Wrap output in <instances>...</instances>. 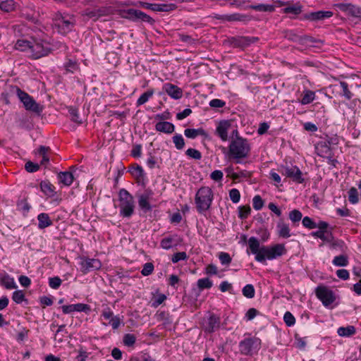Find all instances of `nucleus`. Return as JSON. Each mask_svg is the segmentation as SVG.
<instances>
[{"instance_id":"42","label":"nucleus","mask_w":361,"mask_h":361,"mask_svg":"<svg viewBox=\"0 0 361 361\" xmlns=\"http://www.w3.org/2000/svg\"><path fill=\"white\" fill-rule=\"evenodd\" d=\"M68 113L70 114L71 121L78 124L82 123V121L79 118L78 110L77 109L71 106L68 109Z\"/></svg>"},{"instance_id":"31","label":"nucleus","mask_w":361,"mask_h":361,"mask_svg":"<svg viewBox=\"0 0 361 361\" xmlns=\"http://www.w3.org/2000/svg\"><path fill=\"white\" fill-rule=\"evenodd\" d=\"M31 44L32 41L18 39L16 43L15 47L18 50L21 51H27L29 53Z\"/></svg>"},{"instance_id":"27","label":"nucleus","mask_w":361,"mask_h":361,"mask_svg":"<svg viewBox=\"0 0 361 361\" xmlns=\"http://www.w3.org/2000/svg\"><path fill=\"white\" fill-rule=\"evenodd\" d=\"M37 219L39 221L38 227L41 229L45 228L52 224L49 215L46 213H41L38 215Z\"/></svg>"},{"instance_id":"1","label":"nucleus","mask_w":361,"mask_h":361,"mask_svg":"<svg viewBox=\"0 0 361 361\" xmlns=\"http://www.w3.org/2000/svg\"><path fill=\"white\" fill-rule=\"evenodd\" d=\"M250 150V145L247 139L242 137H233L228 146V156L230 160L240 164L243 159L249 157Z\"/></svg>"},{"instance_id":"11","label":"nucleus","mask_w":361,"mask_h":361,"mask_svg":"<svg viewBox=\"0 0 361 361\" xmlns=\"http://www.w3.org/2000/svg\"><path fill=\"white\" fill-rule=\"evenodd\" d=\"M333 16V12L330 11H318L316 12H311L305 13L301 18V20H306L312 22H317L323 20L326 18H331Z\"/></svg>"},{"instance_id":"28","label":"nucleus","mask_w":361,"mask_h":361,"mask_svg":"<svg viewBox=\"0 0 361 361\" xmlns=\"http://www.w3.org/2000/svg\"><path fill=\"white\" fill-rule=\"evenodd\" d=\"M248 245L251 252L255 256H257V253H260L261 247L259 241L255 237H250L248 240Z\"/></svg>"},{"instance_id":"53","label":"nucleus","mask_w":361,"mask_h":361,"mask_svg":"<svg viewBox=\"0 0 361 361\" xmlns=\"http://www.w3.org/2000/svg\"><path fill=\"white\" fill-rule=\"evenodd\" d=\"M25 169L29 173H34L39 169V164L28 161L25 165Z\"/></svg>"},{"instance_id":"40","label":"nucleus","mask_w":361,"mask_h":361,"mask_svg":"<svg viewBox=\"0 0 361 361\" xmlns=\"http://www.w3.org/2000/svg\"><path fill=\"white\" fill-rule=\"evenodd\" d=\"M340 86L343 91V93H341V95L345 97V98H346L348 100L351 99L353 97V94L348 88V83L344 81H341Z\"/></svg>"},{"instance_id":"57","label":"nucleus","mask_w":361,"mask_h":361,"mask_svg":"<svg viewBox=\"0 0 361 361\" xmlns=\"http://www.w3.org/2000/svg\"><path fill=\"white\" fill-rule=\"evenodd\" d=\"M229 197L233 203H238L240 199V194L238 189L233 188L229 192Z\"/></svg>"},{"instance_id":"62","label":"nucleus","mask_w":361,"mask_h":361,"mask_svg":"<svg viewBox=\"0 0 361 361\" xmlns=\"http://www.w3.org/2000/svg\"><path fill=\"white\" fill-rule=\"evenodd\" d=\"M75 312H88L90 311V307L87 304L77 303L74 304Z\"/></svg>"},{"instance_id":"5","label":"nucleus","mask_w":361,"mask_h":361,"mask_svg":"<svg viewBox=\"0 0 361 361\" xmlns=\"http://www.w3.org/2000/svg\"><path fill=\"white\" fill-rule=\"evenodd\" d=\"M121 214L123 217H130L134 212L133 197L126 190L121 189L118 192Z\"/></svg>"},{"instance_id":"6","label":"nucleus","mask_w":361,"mask_h":361,"mask_svg":"<svg viewBox=\"0 0 361 361\" xmlns=\"http://www.w3.org/2000/svg\"><path fill=\"white\" fill-rule=\"evenodd\" d=\"M16 91L19 99L23 104V106L27 111H30L37 114H39L42 111V106L37 104L27 92L21 90L18 87H16Z\"/></svg>"},{"instance_id":"8","label":"nucleus","mask_w":361,"mask_h":361,"mask_svg":"<svg viewBox=\"0 0 361 361\" xmlns=\"http://www.w3.org/2000/svg\"><path fill=\"white\" fill-rule=\"evenodd\" d=\"M50 51L48 44L41 41L32 40L29 54L33 59H37L47 56Z\"/></svg>"},{"instance_id":"55","label":"nucleus","mask_w":361,"mask_h":361,"mask_svg":"<svg viewBox=\"0 0 361 361\" xmlns=\"http://www.w3.org/2000/svg\"><path fill=\"white\" fill-rule=\"evenodd\" d=\"M252 205L255 209L259 210L264 206V201L259 195H256L252 200Z\"/></svg>"},{"instance_id":"24","label":"nucleus","mask_w":361,"mask_h":361,"mask_svg":"<svg viewBox=\"0 0 361 361\" xmlns=\"http://www.w3.org/2000/svg\"><path fill=\"white\" fill-rule=\"evenodd\" d=\"M40 188L41 190L49 197H54L56 194L55 187L48 180L42 181Z\"/></svg>"},{"instance_id":"18","label":"nucleus","mask_w":361,"mask_h":361,"mask_svg":"<svg viewBox=\"0 0 361 361\" xmlns=\"http://www.w3.org/2000/svg\"><path fill=\"white\" fill-rule=\"evenodd\" d=\"M231 124L228 121H221L219 123L216 133L223 141L228 140V130L230 128Z\"/></svg>"},{"instance_id":"17","label":"nucleus","mask_w":361,"mask_h":361,"mask_svg":"<svg viewBox=\"0 0 361 361\" xmlns=\"http://www.w3.org/2000/svg\"><path fill=\"white\" fill-rule=\"evenodd\" d=\"M182 242V239L177 235L166 237L161 240L160 245L163 249L169 250L174 246H177Z\"/></svg>"},{"instance_id":"4","label":"nucleus","mask_w":361,"mask_h":361,"mask_svg":"<svg viewBox=\"0 0 361 361\" xmlns=\"http://www.w3.org/2000/svg\"><path fill=\"white\" fill-rule=\"evenodd\" d=\"M286 252L283 245L277 244L272 247L262 246L260 253H257L255 259L259 262H265L266 259H273L283 255Z\"/></svg>"},{"instance_id":"43","label":"nucleus","mask_w":361,"mask_h":361,"mask_svg":"<svg viewBox=\"0 0 361 361\" xmlns=\"http://www.w3.org/2000/svg\"><path fill=\"white\" fill-rule=\"evenodd\" d=\"M172 139L177 149H182L184 147L185 141L181 135L176 134Z\"/></svg>"},{"instance_id":"47","label":"nucleus","mask_w":361,"mask_h":361,"mask_svg":"<svg viewBox=\"0 0 361 361\" xmlns=\"http://www.w3.org/2000/svg\"><path fill=\"white\" fill-rule=\"evenodd\" d=\"M12 299L17 304H20L25 300V296L23 290H16L13 293Z\"/></svg>"},{"instance_id":"7","label":"nucleus","mask_w":361,"mask_h":361,"mask_svg":"<svg viewBox=\"0 0 361 361\" xmlns=\"http://www.w3.org/2000/svg\"><path fill=\"white\" fill-rule=\"evenodd\" d=\"M75 23L74 17L70 15L59 13L56 14L54 18V25L58 27L59 32L62 34L69 32L73 27Z\"/></svg>"},{"instance_id":"23","label":"nucleus","mask_w":361,"mask_h":361,"mask_svg":"<svg viewBox=\"0 0 361 361\" xmlns=\"http://www.w3.org/2000/svg\"><path fill=\"white\" fill-rule=\"evenodd\" d=\"M0 284L6 289H14L17 288L14 279L7 274L0 276Z\"/></svg>"},{"instance_id":"51","label":"nucleus","mask_w":361,"mask_h":361,"mask_svg":"<svg viewBox=\"0 0 361 361\" xmlns=\"http://www.w3.org/2000/svg\"><path fill=\"white\" fill-rule=\"evenodd\" d=\"M185 154L192 159L200 160L202 158V154L200 151L193 149V148H189L186 150Z\"/></svg>"},{"instance_id":"16","label":"nucleus","mask_w":361,"mask_h":361,"mask_svg":"<svg viewBox=\"0 0 361 361\" xmlns=\"http://www.w3.org/2000/svg\"><path fill=\"white\" fill-rule=\"evenodd\" d=\"M163 90L173 99H178L183 96L182 90L178 86L171 83H166L163 87Z\"/></svg>"},{"instance_id":"9","label":"nucleus","mask_w":361,"mask_h":361,"mask_svg":"<svg viewBox=\"0 0 361 361\" xmlns=\"http://www.w3.org/2000/svg\"><path fill=\"white\" fill-rule=\"evenodd\" d=\"M315 294L325 306L332 304L336 299L334 292L324 286H317L315 289Z\"/></svg>"},{"instance_id":"37","label":"nucleus","mask_w":361,"mask_h":361,"mask_svg":"<svg viewBox=\"0 0 361 361\" xmlns=\"http://www.w3.org/2000/svg\"><path fill=\"white\" fill-rule=\"evenodd\" d=\"M333 264L337 267H345L348 264V259L346 255H341L333 259Z\"/></svg>"},{"instance_id":"54","label":"nucleus","mask_w":361,"mask_h":361,"mask_svg":"<svg viewBox=\"0 0 361 361\" xmlns=\"http://www.w3.org/2000/svg\"><path fill=\"white\" fill-rule=\"evenodd\" d=\"M283 320L288 326H291L295 323V319L290 312H286L284 314Z\"/></svg>"},{"instance_id":"58","label":"nucleus","mask_w":361,"mask_h":361,"mask_svg":"<svg viewBox=\"0 0 361 361\" xmlns=\"http://www.w3.org/2000/svg\"><path fill=\"white\" fill-rule=\"evenodd\" d=\"M154 270V265L151 262H147L144 264L143 269L141 271V273L143 276H149L150 275Z\"/></svg>"},{"instance_id":"63","label":"nucleus","mask_w":361,"mask_h":361,"mask_svg":"<svg viewBox=\"0 0 361 361\" xmlns=\"http://www.w3.org/2000/svg\"><path fill=\"white\" fill-rule=\"evenodd\" d=\"M61 280L59 277L50 278L49 280V286L54 289H57L61 284Z\"/></svg>"},{"instance_id":"3","label":"nucleus","mask_w":361,"mask_h":361,"mask_svg":"<svg viewBox=\"0 0 361 361\" xmlns=\"http://www.w3.org/2000/svg\"><path fill=\"white\" fill-rule=\"evenodd\" d=\"M239 352L247 356L257 354L261 348V340L255 336L245 337L239 343Z\"/></svg>"},{"instance_id":"2","label":"nucleus","mask_w":361,"mask_h":361,"mask_svg":"<svg viewBox=\"0 0 361 361\" xmlns=\"http://www.w3.org/2000/svg\"><path fill=\"white\" fill-rule=\"evenodd\" d=\"M213 200V192L209 187L200 188L195 197V202L198 212L202 213L207 211Z\"/></svg>"},{"instance_id":"52","label":"nucleus","mask_w":361,"mask_h":361,"mask_svg":"<svg viewBox=\"0 0 361 361\" xmlns=\"http://www.w3.org/2000/svg\"><path fill=\"white\" fill-rule=\"evenodd\" d=\"M302 224L303 226L309 229L316 228L317 226V223L308 216H305L302 219Z\"/></svg>"},{"instance_id":"44","label":"nucleus","mask_w":361,"mask_h":361,"mask_svg":"<svg viewBox=\"0 0 361 361\" xmlns=\"http://www.w3.org/2000/svg\"><path fill=\"white\" fill-rule=\"evenodd\" d=\"M255 288L251 284H247L243 288V294L247 298H252L255 296Z\"/></svg>"},{"instance_id":"33","label":"nucleus","mask_w":361,"mask_h":361,"mask_svg":"<svg viewBox=\"0 0 361 361\" xmlns=\"http://www.w3.org/2000/svg\"><path fill=\"white\" fill-rule=\"evenodd\" d=\"M355 328L353 326H348L338 329V334L341 336H350L355 334Z\"/></svg>"},{"instance_id":"61","label":"nucleus","mask_w":361,"mask_h":361,"mask_svg":"<svg viewBox=\"0 0 361 361\" xmlns=\"http://www.w3.org/2000/svg\"><path fill=\"white\" fill-rule=\"evenodd\" d=\"M219 258L221 263L224 265H228L231 262V257L226 252H220Z\"/></svg>"},{"instance_id":"45","label":"nucleus","mask_w":361,"mask_h":361,"mask_svg":"<svg viewBox=\"0 0 361 361\" xmlns=\"http://www.w3.org/2000/svg\"><path fill=\"white\" fill-rule=\"evenodd\" d=\"M238 216L241 219H246L250 214L251 208L249 205L240 206L238 207Z\"/></svg>"},{"instance_id":"46","label":"nucleus","mask_w":361,"mask_h":361,"mask_svg":"<svg viewBox=\"0 0 361 361\" xmlns=\"http://www.w3.org/2000/svg\"><path fill=\"white\" fill-rule=\"evenodd\" d=\"M302 216V213L298 209H293L289 213V219L294 224L298 223L301 220Z\"/></svg>"},{"instance_id":"25","label":"nucleus","mask_w":361,"mask_h":361,"mask_svg":"<svg viewBox=\"0 0 361 361\" xmlns=\"http://www.w3.org/2000/svg\"><path fill=\"white\" fill-rule=\"evenodd\" d=\"M311 234L312 236L318 238L324 242L330 243L334 240L331 231H317L312 232Z\"/></svg>"},{"instance_id":"22","label":"nucleus","mask_w":361,"mask_h":361,"mask_svg":"<svg viewBox=\"0 0 361 361\" xmlns=\"http://www.w3.org/2000/svg\"><path fill=\"white\" fill-rule=\"evenodd\" d=\"M158 322H161L164 327H168L172 324V319L169 313L165 311H158L155 314Z\"/></svg>"},{"instance_id":"38","label":"nucleus","mask_w":361,"mask_h":361,"mask_svg":"<svg viewBox=\"0 0 361 361\" xmlns=\"http://www.w3.org/2000/svg\"><path fill=\"white\" fill-rule=\"evenodd\" d=\"M250 8L253 10L261 12H272L274 11V6L269 4L252 5L250 6Z\"/></svg>"},{"instance_id":"64","label":"nucleus","mask_w":361,"mask_h":361,"mask_svg":"<svg viewBox=\"0 0 361 361\" xmlns=\"http://www.w3.org/2000/svg\"><path fill=\"white\" fill-rule=\"evenodd\" d=\"M226 105V102L221 99H214L210 101L209 106L213 108H221Z\"/></svg>"},{"instance_id":"36","label":"nucleus","mask_w":361,"mask_h":361,"mask_svg":"<svg viewBox=\"0 0 361 361\" xmlns=\"http://www.w3.org/2000/svg\"><path fill=\"white\" fill-rule=\"evenodd\" d=\"M277 227L279 228V233L281 237L287 238L290 236V229L287 224H285L283 222H279Z\"/></svg>"},{"instance_id":"13","label":"nucleus","mask_w":361,"mask_h":361,"mask_svg":"<svg viewBox=\"0 0 361 361\" xmlns=\"http://www.w3.org/2000/svg\"><path fill=\"white\" fill-rule=\"evenodd\" d=\"M337 8L341 11L346 13L355 18H361V7L355 6L351 4H338Z\"/></svg>"},{"instance_id":"14","label":"nucleus","mask_w":361,"mask_h":361,"mask_svg":"<svg viewBox=\"0 0 361 361\" xmlns=\"http://www.w3.org/2000/svg\"><path fill=\"white\" fill-rule=\"evenodd\" d=\"M220 318L214 314H212L203 327L204 332L212 334L218 330L220 327Z\"/></svg>"},{"instance_id":"35","label":"nucleus","mask_w":361,"mask_h":361,"mask_svg":"<svg viewBox=\"0 0 361 361\" xmlns=\"http://www.w3.org/2000/svg\"><path fill=\"white\" fill-rule=\"evenodd\" d=\"M154 93V90L150 89V90H147V92H144L143 94H142L141 96L137 100V103H136L137 106H141V105L145 104L149 100V99L151 97H152Z\"/></svg>"},{"instance_id":"39","label":"nucleus","mask_w":361,"mask_h":361,"mask_svg":"<svg viewBox=\"0 0 361 361\" xmlns=\"http://www.w3.org/2000/svg\"><path fill=\"white\" fill-rule=\"evenodd\" d=\"M15 2L13 0H6L0 3V8L5 12H11L14 10Z\"/></svg>"},{"instance_id":"56","label":"nucleus","mask_w":361,"mask_h":361,"mask_svg":"<svg viewBox=\"0 0 361 361\" xmlns=\"http://www.w3.org/2000/svg\"><path fill=\"white\" fill-rule=\"evenodd\" d=\"M284 37L290 41L298 42L300 35L293 30H286L284 32Z\"/></svg>"},{"instance_id":"50","label":"nucleus","mask_w":361,"mask_h":361,"mask_svg":"<svg viewBox=\"0 0 361 361\" xmlns=\"http://www.w3.org/2000/svg\"><path fill=\"white\" fill-rule=\"evenodd\" d=\"M139 206L141 209H145L146 211L151 210V206L148 201V198L146 196H141L138 201Z\"/></svg>"},{"instance_id":"26","label":"nucleus","mask_w":361,"mask_h":361,"mask_svg":"<svg viewBox=\"0 0 361 361\" xmlns=\"http://www.w3.org/2000/svg\"><path fill=\"white\" fill-rule=\"evenodd\" d=\"M317 153L320 157H328L331 154V148L326 142H320L316 146Z\"/></svg>"},{"instance_id":"49","label":"nucleus","mask_w":361,"mask_h":361,"mask_svg":"<svg viewBox=\"0 0 361 361\" xmlns=\"http://www.w3.org/2000/svg\"><path fill=\"white\" fill-rule=\"evenodd\" d=\"M348 200L352 204H356L359 201L358 192L355 188H351L348 191Z\"/></svg>"},{"instance_id":"20","label":"nucleus","mask_w":361,"mask_h":361,"mask_svg":"<svg viewBox=\"0 0 361 361\" xmlns=\"http://www.w3.org/2000/svg\"><path fill=\"white\" fill-rule=\"evenodd\" d=\"M218 19L228 21V22H233V21L243 22V21H247V20H250V18L247 15H244V14H241V13H233V14H230V15L221 16V17L218 18Z\"/></svg>"},{"instance_id":"48","label":"nucleus","mask_w":361,"mask_h":361,"mask_svg":"<svg viewBox=\"0 0 361 361\" xmlns=\"http://www.w3.org/2000/svg\"><path fill=\"white\" fill-rule=\"evenodd\" d=\"M136 341V337L133 334H127L123 336V344L126 346L131 347L133 346Z\"/></svg>"},{"instance_id":"34","label":"nucleus","mask_w":361,"mask_h":361,"mask_svg":"<svg viewBox=\"0 0 361 361\" xmlns=\"http://www.w3.org/2000/svg\"><path fill=\"white\" fill-rule=\"evenodd\" d=\"M302 6L300 4H296L292 6H288L283 9L284 13H293L298 15L302 12Z\"/></svg>"},{"instance_id":"10","label":"nucleus","mask_w":361,"mask_h":361,"mask_svg":"<svg viewBox=\"0 0 361 361\" xmlns=\"http://www.w3.org/2000/svg\"><path fill=\"white\" fill-rule=\"evenodd\" d=\"M123 16L132 20L147 22L151 25L154 23V20L149 16L137 9L130 8L124 11Z\"/></svg>"},{"instance_id":"41","label":"nucleus","mask_w":361,"mask_h":361,"mask_svg":"<svg viewBox=\"0 0 361 361\" xmlns=\"http://www.w3.org/2000/svg\"><path fill=\"white\" fill-rule=\"evenodd\" d=\"M213 283L209 278L200 279L197 281V287L200 290L209 289L212 288Z\"/></svg>"},{"instance_id":"19","label":"nucleus","mask_w":361,"mask_h":361,"mask_svg":"<svg viewBox=\"0 0 361 361\" xmlns=\"http://www.w3.org/2000/svg\"><path fill=\"white\" fill-rule=\"evenodd\" d=\"M100 267L101 262L96 259H87L81 263V268L83 272H87L90 269H98Z\"/></svg>"},{"instance_id":"21","label":"nucleus","mask_w":361,"mask_h":361,"mask_svg":"<svg viewBox=\"0 0 361 361\" xmlns=\"http://www.w3.org/2000/svg\"><path fill=\"white\" fill-rule=\"evenodd\" d=\"M155 130L166 134L172 133L175 130V126L169 121H160L155 125Z\"/></svg>"},{"instance_id":"59","label":"nucleus","mask_w":361,"mask_h":361,"mask_svg":"<svg viewBox=\"0 0 361 361\" xmlns=\"http://www.w3.org/2000/svg\"><path fill=\"white\" fill-rule=\"evenodd\" d=\"M188 258V255L185 252H179L174 254L171 258L173 263H177L180 260H185Z\"/></svg>"},{"instance_id":"60","label":"nucleus","mask_w":361,"mask_h":361,"mask_svg":"<svg viewBox=\"0 0 361 361\" xmlns=\"http://www.w3.org/2000/svg\"><path fill=\"white\" fill-rule=\"evenodd\" d=\"M166 300V296L164 294H159L152 301V306L157 307Z\"/></svg>"},{"instance_id":"29","label":"nucleus","mask_w":361,"mask_h":361,"mask_svg":"<svg viewBox=\"0 0 361 361\" xmlns=\"http://www.w3.org/2000/svg\"><path fill=\"white\" fill-rule=\"evenodd\" d=\"M184 134L187 137L192 139H194L199 135H207L205 130L201 128L197 129L187 128L184 130Z\"/></svg>"},{"instance_id":"15","label":"nucleus","mask_w":361,"mask_h":361,"mask_svg":"<svg viewBox=\"0 0 361 361\" xmlns=\"http://www.w3.org/2000/svg\"><path fill=\"white\" fill-rule=\"evenodd\" d=\"M259 38L257 37L241 36L233 38L232 43L234 47L244 49L250 46L251 44L257 42Z\"/></svg>"},{"instance_id":"30","label":"nucleus","mask_w":361,"mask_h":361,"mask_svg":"<svg viewBox=\"0 0 361 361\" xmlns=\"http://www.w3.org/2000/svg\"><path fill=\"white\" fill-rule=\"evenodd\" d=\"M58 178L61 183L67 186L71 185L73 181V176L68 171L60 172L58 174Z\"/></svg>"},{"instance_id":"12","label":"nucleus","mask_w":361,"mask_h":361,"mask_svg":"<svg viewBox=\"0 0 361 361\" xmlns=\"http://www.w3.org/2000/svg\"><path fill=\"white\" fill-rule=\"evenodd\" d=\"M282 175L292 178V180L298 183H302L304 181L301 171L297 166L285 167L282 169Z\"/></svg>"},{"instance_id":"32","label":"nucleus","mask_w":361,"mask_h":361,"mask_svg":"<svg viewBox=\"0 0 361 361\" xmlns=\"http://www.w3.org/2000/svg\"><path fill=\"white\" fill-rule=\"evenodd\" d=\"M315 98L314 92L309 90H306L303 92V95L300 103L303 105L310 104Z\"/></svg>"}]
</instances>
